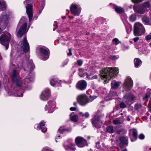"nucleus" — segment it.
<instances>
[{
  "mask_svg": "<svg viewBox=\"0 0 151 151\" xmlns=\"http://www.w3.org/2000/svg\"><path fill=\"white\" fill-rule=\"evenodd\" d=\"M142 106V105L140 104H136L135 105L134 109L136 110H138Z\"/></svg>",
  "mask_w": 151,
  "mask_h": 151,
  "instance_id": "39",
  "label": "nucleus"
},
{
  "mask_svg": "<svg viewBox=\"0 0 151 151\" xmlns=\"http://www.w3.org/2000/svg\"><path fill=\"white\" fill-rule=\"evenodd\" d=\"M24 19V17H22L21 18V20H20V21H21V20H22L23 19Z\"/></svg>",
  "mask_w": 151,
  "mask_h": 151,
  "instance_id": "57",
  "label": "nucleus"
},
{
  "mask_svg": "<svg viewBox=\"0 0 151 151\" xmlns=\"http://www.w3.org/2000/svg\"><path fill=\"white\" fill-rule=\"evenodd\" d=\"M5 89H6V88H5ZM6 91L8 94L9 95H14L15 96L18 97H21L22 96L23 93L24 92V91H23V89L20 90V91H17L15 93H14V92H13L9 90H6Z\"/></svg>",
  "mask_w": 151,
  "mask_h": 151,
  "instance_id": "20",
  "label": "nucleus"
},
{
  "mask_svg": "<svg viewBox=\"0 0 151 151\" xmlns=\"http://www.w3.org/2000/svg\"><path fill=\"white\" fill-rule=\"evenodd\" d=\"M119 57L115 55H112L111 56V58L113 60L117 59Z\"/></svg>",
  "mask_w": 151,
  "mask_h": 151,
  "instance_id": "44",
  "label": "nucleus"
},
{
  "mask_svg": "<svg viewBox=\"0 0 151 151\" xmlns=\"http://www.w3.org/2000/svg\"><path fill=\"white\" fill-rule=\"evenodd\" d=\"M77 63L79 66H81L82 64V61L81 60H79L77 61Z\"/></svg>",
  "mask_w": 151,
  "mask_h": 151,
  "instance_id": "47",
  "label": "nucleus"
},
{
  "mask_svg": "<svg viewBox=\"0 0 151 151\" xmlns=\"http://www.w3.org/2000/svg\"><path fill=\"white\" fill-rule=\"evenodd\" d=\"M96 96H90V98L89 99V101H92L94 99H96Z\"/></svg>",
  "mask_w": 151,
  "mask_h": 151,
  "instance_id": "49",
  "label": "nucleus"
},
{
  "mask_svg": "<svg viewBox=\"0 0 151 151\" xmlns=\"http://www.w3.org/2000/svg\"><path fill=\"white\" fill-rule=\"evenodd\" d=\"M6 6L5 2L3 0H0V9H2L4 8H5Z\"/></svg>",
  "mask_w": 151,
  "mask_h": 151,
  "instance_id": "33",
  "label": "nucleus"
},
{
  "mask_svg": "<svg viewBox=\"0 0 151 151\" xmlns=\"http://www.w3.org/2000/svg\"><path fill=\"white\" fill-rule=\"evenodd\" d=\"M75 142L77 145L80 147H83L87 145L86 140L80 136L76 138Z\"/></svg>",
  "mask_w": 151,
  "mask_h": 151,
  "instance_id": "8",
  "label": "nucleus"
},
{
  "mask_svg": "<svg viewBox=\"0 0 151 151\" xmlns=\"http://www.w3.org/2000/svg\"><path fill=\"white\" fill-rule=\"evenodd\" d=\"M149 45L151 47V42L150 43Z\"/></svg>",
  "mask_w": 151,
  "mask_h": 151,
  "instance_id": "63",
  "label": "nucleus"
},
{
  "mask_svg": "<svg viewBox=\"0 0 151 151\" xmlns=\"http://www.w3.org/2000/svg\"><path fill=\"white\" fill-rule=\"evenodd\" d=\"M83 71V69H81L80 70V76L82 77H84L85 76H86V77L88 78V74L86 73H85L82 74L81 72Z\"/></svg>",
  "mask_w": 151,
  "mask_h": 151,
  "instance_id": "37",
  "label": "nucleus"
},
{
  "mask_svg": "<svg viewBox=\"0 0 151 151\" xmlns=\"http://www.w3.org/2000/svg\"><path fill=\"white\" fill-rule=\"evenodd\" d=\"M145 39L147 40H151V34L147 35L145 37Z\"/></svg>",
  "mask_w": 151,
  "mask_h": 151,
  "instance_id": "43",
  "label": "nucleus"
},
{
  "mask_svg": "<svg viewBox=\"0 0 151 151\" xmlns=\"http://www.w3.org/2000/svg\"><path fill=\"white\" fill-rule=\"evenodd\" d=\"M129 134L130 135L131 141L134 142L137 138V132L135 129H132L129 130Z\"/></svg>",
  "mask_w": 151,
  "mask_h": 151,
  "instance_id": "19",
  "label": "nucleus"
},
{
  "mask_svg": "<svg viewBox=\"0 0 151 151\" xmlns=\"http://www.w3.org/2000/svg\"><path fill=\"white\" fill-rule=\"evenodd\" d=\"M97 76L96 75H95L93 76L91 78L92 79H96L97 78Z\"/></svg>",
  "mask_w": 151,
  "mask_h": 151,
  "instance_id": "55",
  "label": "nucleus"
},
{
  "mask_svg": "<svg viewBox=\"0 0 151 151\" xmlns=\"http://www.w3.org/2000/svg\"><path fill=\"white\" fill-rule=\"evenodd\" d=\"M133 82L131 78L127 77L125 79L123 88L126 91L129 90L133 86Z\"/></svg>",
  "mask_w": 151,
  "mask_h": 151,
  "instance_id": "10",
  "label": "nucleus"
},
{
  "mask_svg": "<svg viewBox=\"0 0 151 151\" xmlns=\"http://www.w3.org/2000/svg\"><path fill=\"white\" fill-rule=\"evenodd\" d=\"M144 0H132V1L134 3H138L141 2Z\"/></svg>",
  "mask_w": 151,
  "mask_h": 151,
  "instance_id": "45",
  "label": "nucleus"
},
{
  "mask_svg": "<svg viewBox=\"0 0 151 151\" xmlns=\"http://www.w3.org/2000/svg\"><path fill=\"white\" fill-rule=\"evenodd\" d=\"M124 98L125 99L127 102H129L132 100H135L136 97L132 94L127 93L124 96Z\"/></svg>",
  "mask_w": 151,
  "mask_h": 151,
  "instance_id": "23",
  "label": "nucleus"
},
{
  "mask_svg": "<svg viewBox=\"0 0 151 151\" xmlns=\"http://www.w3.org/2000/svg\"><path fill=\"white\" fill-rule=\"evenodd\" d=\"M145 32V29L142 24L139 22L135 24L134 30V36L141 35L144 34Z\"/></svg>",
  "mask_w": 151,
  "mask_h": 151,
  "instance_id": "3",
  "label": "nucleus"
},
{
  "mask_svg": "<svg viewBox=\"0 0 151 151\" xmlns=\"http://www.w3.org/2000/svg\"><path fill=\"white\" fill-rule=\"evenodd\" d=\"M56 107V102L53 100H50L45 105L44 109L45 111H47L48 113H51L53 112Z\"/></svg>",
  "mask_w": 151,
  "mask_h": 151,
  "instance_id": "5",
  "label": "nucleus"
},
{
  "mask_svg": "<svg viewBox=\"0 0 151 151\" xmlns=\"http://www.w3.org/2000/svg\"><path fill=\"white\" fill-rule=\"evenodd\" d=\"M86 83L84 80H81L79 81L76 84V87L77 88L80 90L85 89L86 87Z\"/></svg>",
  "mask_w": 151,
  "mask_h": 151,
  "instance_id": "18",
  "label": "nucleus"
},
{
  "mask_svg": "<svg viewBox=\"0 0 151 151\" xmlns=\"http://www.w3.org/2000/svg\"><path fill=\"white\" fill-rule=\"evenodd\" d=\"M129 19L131 21H134L136 19V17L135 15L132 14L129 17Z\"/></svg>",
  "mask_w": 151,
  "mask_h": 151,
  "instance_id": "38",
  "label": "nucleus"
},
{
  "mask_svg": "<svg viewBox=\"0 0 151 151\" xmlns=\"http://www.w3.org/2000/svg\"><path fill=\"white\" fill-rule=\"evenodd\" d=\"M50 96V92L49 89L46 88L43 90L40 96V99L43 101H46Z\"/></svg>",
  "mask_w": 151,
  "mask_h": 151,
  "instance_id": "11",
  "label": "nucleus"
},
{
  "mask_svg": "<svg viewBox=\"0 0 151 151\" xmlns=\"http://www.w3.org/2000/svg\"><path fill=\"white\" fill-rule=\"evenodd\" d=\"M18 66L19 68H20L23 67V66L21 64H18Z\"/></svg>",
  "mask_w": 151,
  "mask_h": 151,
  "instance_id": "56",
  "label": "nucleus"
},
{
  "mask_svg": "<svg viewBox=\"0 0 151 151\" xmlns=\"http://www.w3.org/2000/svg\"><path fill=\"white\" fill-rule=\"evenodd\" d=\"M27 23H24L19 29L17 34L18 37H21L24 34L26 33L28 30H27Z\"/></svg>",
  "mask_w": 151,
  "mask_h": 151,
  "instance_id": "15",
  "label": "nucleus"
},
{
  "mask_svg": "<svg viewBox=\"0 0 151 151\" xmlns=\"http://www.w3.org/2000/svg\"><path fill=\"white\" fill-rule=\"evenodd\" d=\"M113 123L114 124H117L121 123L120 121L118 119H116L113 121Z\"/></svg>",
  "mask_w": 151,
  "mask_h": 151,
  "instance_id": "40",
  "label": "nucleus"
},
{
  "mask_svg": "<svg viewBox=\"0 0 151 151\" xmlns=\"http://www.w3.org/2000/svg\"><path fill=\"white\" fill-rule=\"evenodd\" d=\"M145 138V136L143 134H141L139 136V138L141 139H144Z\"/></svg>",
  "mask_w": 151,
  "mask_h": 151,
  "instance_id": "48",
  "label": "nucleus"
},
{
  "mask_svg": "<svg viewBox=\"0 0 151 151\" xmlns=\"http://www.w3.org/2000/svg\"><path fill=\"white\" fill-rule=\"evenodd\" d=\"M35 68V65L31 59H28V60H27L26 63L24 65V70L29 73H31Z\"/></svg>",
  "mask_w": 151,
  "mask_h": 151,
  "instance_id": "7",
  "label": "nucleus"
},
{
  "mask_svg": "<svg viewBox=\"0 0 151 151\" xmlns=\"http://www.w3.org/2000/svg\"><path fill=\"white\" fill-rule=\"evenodd\" d=\"M129 7L130 9H131L132 7V5H131Z\"/></svg>",
  "mask_w": 151,
  "mask_h": 151,
  "instance_id": "62",
  "label": "nucleus"
},
{
  "mask_svg": "<svg viewBox=\"0 0 151 151\" xmlns=\"http://www.w3.org/2000/svg\"><path fill=\"white\" fill-rule=\"evenodd\" d=\"M120 106L121 108H124L126 107L125 104L123 103H121L120 105Z\"/></svg>",
  "mask_w": 151,
  "mask_h": 151,
  "instance_id": "50",
  "label": "nucleus"
},
{
  "mask_svg": "<svg viewBox=\"0 0 151 151\" xmlns=\"http://www.w3.org/2000/svg\"><path fill=\"white\" fill-rule=\"evenodd\" d=\"M79 114L82 116L86 118L88 117L89 116V114L88 112H86L85 113H83L82 112H80Z\"/></svg>",
  "mask_w": 151,
  "mask_h": 151,
  "instance_id": "35",
  "label": "nucleus"
},
{
  "mask_svg": "<svg viewBox=\"0 0 151 151\" xmlns=\"http://www.w3.org/2000/svg\"><path fill=\"white\" fill-rule=\"evenodd\" d=\"M69 52L67 54L68 56H71L72 55V53L71 52V50L70 49H69Z\"/></svg>",
  "mask_w": 151,
  "mask_h": 151,
  "instance_id": "52",
  "label": "nucleus"
},
{
  "mask_svg": "<svg viewBox=\"0 0 151 151\" xmlns=\"http://www.w3.org/2000/svg\"><path fill=\"white\" fill-rule=\"evenodd\" d=\"M126 30H127V33H128V34L129 33V32H128V31L127 30V28H126Z\"/></svg>",
  "mask_w": 151,
  "mask_h": 151,
  "instance_id": "59",
  "label": "nucleus"
},
{
  "mask_svg": "<svg viewBox=\"0 0 151 151\" xmlns=\"http://www.w3.org/2000/svg\"><path fill=\"white\" fill-rule=\"evenodd\" d=\"M115 11L117 13L120 14L123 13L124 12L123 9L122 7L119 6H115L114 7Z\"/></svg>",
  "mask_w": 151,
  "mask_h": 151,
  "instance_id": "31",
  "label": "nucleus"
},
{
  "mask_svg": "<svg viewBox=\"0 0 151 151\" xmlns=\"http://www.w3.org/2000/svg\"><path fill=\"white\" fill-rule=\"evenodd\" d=\"M100 118L98 115H96L94 116L91 119L92 123L93 125L96 128H100L102 123L99 120Z\"/></svg>",
  "mask_w": 151,
  "mask_h": 151,
  "instance_id": "13",
  "label": "nucleus"
},
{
  "mask_svg": "<svg viewBox=\"0 0 151 151\" xmlns=\"http://www.w3.org/2000/svg\"><path fill=\"white\" fill-rule=\"evenodd\" d=\"M123 151H127V150L126 149H124V150H123Z\"/></svg>",
  "mask_w": 151,
  "mask_h": 151,
  "instance_id": "61",
  "label": "nucleus"
},
{
  "mask_svg": "<svg viewBox=\"0 0 151 151\" xmlns=\"http://www.w3.org/2000/svg\"><path fill=\"white\" fill-rule=\"evenodd\" d=\"M19 72L15 70H13L12 75V81L17 86L16 89L23 90L24 88L27 90H29L31 88L30 86L28 87V84L32 82L34 79V77L33 76H31L30 75H28L27 77L26 78L22 81H21L20 78L19 76Z\"/></svg>",
  "mask_w": 151,
  "mask_h": 151,
  "instance_id": "1",
  "label": "nucleus"
},
{
  "mask_svg": "<svg viewBox=\"0 0 151 151\" xmlns=\"http://www.w3.org/2000/svg\"><path fill=\"white\" fill-rule=\"evenodd\" d=\"M39 51L40 52V57L41 59L45 60L48 59V52L47 50L43 48L40 47Z\"/></svg>",
  "mask_w": 151,
  "mask_h": 151,
  "instance_id": "14",
  "label": "nucleus"
},
{
  "mask_svg": "<svg viewBox=\"0 0 151 151\" xmlns=\"http://www.w3.org/2000/svg\"><path fill=\"white\" fill-rule=\"evenodd\" d=\"M68 130V129H65L64 127L61 126L60 127L58 130V135L56 136V139L60 138L59 137L61 136V135L63 134L65 132Z\"/></svg>",
  "mask_w": 151,
  "mask_h": 151,
  "instance_id": "24",
  "label": "nucleus"
},
{
  "mask_svg": "<svg viewBox=\"0 0 151 151\" xmlns=\"http://www.w3.org/2000/svg\"><path fill=\"white\" fill-rule=\"evenodd\" d=\"M114 95H116V92H114Z\"/></svg>",
  "mask_w": 151,
  "mask_h": 151,
  "instance_id": "64",
  "label": "nucleus"
},
{
  "mask_svg": "<svg viewBox=\"0 0 151 151\" xmlns=\"http://www.w3.org/2000/svg\"><path fill=\"white\" fill-rule=\"evenodd\" d=\"M71 13L75 15L78 16L81 11L80 6L76 4H72L70 7Z\"/></svg>",
  "mask_w": 151,
  "mask_h": 151,
  "instance_id": "9",
  "label": "nucleus"
},
{
  "mask_svg": "<svg viewBox=\"0 0 151 151\" xmlns=\"http://www.w3.org/2000/svg\"><path fill=\"white\" fill-rule=\"evenodd\" d=\"M42 0L43 1H44V0ZM44 6H45V3H44V2H43L42 4H40V8L39 9V14H40L41 13L42 10H43V9L44 8Z\"/></svg>",
  "mask_w": 151,
  "mask_h": 151,
  "instance_id": "36",
  "label": "nucleus"
},
{
  "mask_svg": "<svg viewBox=\"0 0 151 151\" xmlns=\"http://www.w3.org/2000/svg\"><path fill=\"white\" fill-rule=\"evenodd\" d=\"M134 12L140 14H143L145 10V9L142 6H135L133 7Z\"/></svg>",
  "mask_w": 151,
  "mask_h": 151,
  "instance_id": "21",
  "label": "nucleus"
},
{
  "mask_svg": "<svg viewBox=\"0 0 151 151\" xmlns=\"http://www.w3.org/2000/svg\"><path fill=\"white\" fill-rule=\"evenodd\" d=\"M119 140L120 141L119 144V146L120 147H122L124 146L127 145V138L122 137L119 138Z\"/></svg>",
  "mask_w": 151,
  "mask_h": 151,
  "instance_id": "25",
  "label": "nucleus"
},
{
  "mask_svg": "<svg viewBox=\"0 0 151 151\" xmlns=\"http://www.w3.org/2000/svg\"><path fill=\"white\" fill-rule=\"evenodd\" d=\"M61 82V81L58 80L56 78H52L50 81V85L53 86H60V83Z\"/></svg>",
  "mask_w": 151,
  "mask_h": 151,
  "instance_id": "22",
  "label": "nucleus"
},
{
  "mask_svg": "<svg viewBox=\"0 0 151 151\" xmlns=\"http://www.w3.org/2000/svg\"><path fill=\"white\" fill-rule=\"evenodd\" d=\"M26 12L29 18V20L30 22L33 17L32 6L31 4H28L26 6Z\"/></svg>",
  "mask_w": 151,
  "mask_h": 151,
  "instance_id": "16",
  "label": "nucleus"
},
{
  "mask_svg": "<svg viewBox=\"0 0 151 151\" xmlns=\"http://www.w3.org/2000/svg\"><path fill=\"white\" fill-rule=\"evenodd\" d=\"M42 151H52L50 148L47 147H44Z\"/></svg>",
  "mask_w": 151,
  "mask_h": 151,
  "instance_id": "46",
  "label": "nucleus"
},
{
  "mask_svg": "<svg viewBox=\"0 0 151 151\" xmlns=\"http://www.w3.org/2000/svg\"><path fill=\"white\" fill-rule=\"evenodd\" d=\"M142 6L145 9L147 8H150V5L148 2H145L144 3Z\"/></svg>",
  "mask_w": 151,
  "mask_h": 151,
  "instance_id": "34",
  "label": "nucleus"
},
{
  "mask_svg": "<svg viewBox=\"0 0 151 151\" xmlns=\"http://www.w3.org/2000/svg\"><path fill=\"white\" fill-rule=\"evenodd\" d=\"M121 82L115 81H113L111 83V88L114 89L117 88L120 84Z\"/></svg>",
  "mask_w": 151,
  "mask_h": 151,
  "instance_id": "26",
  "label": "nucleus"
},
{
  "mask_svg": "<svg viewBox=\"0 0 151 151\" xmlns=\"http://www.w3.org/2000/svg\"><path fill=\"white\" fill-rule=\"evenodd\" d=\"M75 145L74 143H71L67 147H65V149L69 151H75L76 149L74 147Z\"/></svg>",
  "mask_w": 151,
  "mask_h": 151,
  "instance_id": "27",
  "label": "nucleus"
},
{
  "mask_svg": "<svg viewBox=\"0 0 151 151\" xmlns=\"http://www.w3.org/2000/svg\"><path fill=\"white\" fill-rule=\"evenodd\" d=\"M27 2V3H28V2H27L28 1H29L30 0H25Z\"/></svg>",
  "mask_w": 151,
  "mask_h": 151,
  "instance_id": "58",
  "label": "nucleus"
},
{
  "mask_svg": "<svg viewBox=\"0 0 151 151\" xmlns=\"http://www.w3.org/2000/svg\"><path fill=\"white\" fill-rule=\"evenodd\" d=\"M135 67L137 68L140 66L142 64L141 61L138 58H135L134 60Z\"/></svg>",
  "mask_w": 151,
  "mask_h": 151,
  "instance_id": "28",
  "label": "nucleus"
},
{
  "mask_svg": "<svg viewBox=\"0 0 151 151\" xmlns=\"http://www.w3.org/2000/svg\"><path fill=\"white\" fill-rule=\"evenodd\" d=\"M77 101L79 104L82 106H85L89 102L86 95L82 94L78 96Z\"/></svg>",
  "mask_w": 151,
  "mask_h": 151,
  "instance_id": "12",
  "label": "nucleus"
},
{
  "mask_svg": "<svg viewBox=\"0 0 151 151\" xmlns=\"http://www.w3.org/2000/svg\"><path fill=\"white\" fill-rule=\"evenodd\" d=\"M10 39V35L8 32L2 34L0 37V42L1 44L4 45L7 49Z\"/></svg>",
  "mask_w": 151,
  "mask_h": 151,
  "instance_id": "4",
  "label": "nucleus"
},
{
  "mask_svg": "<svg viewBox=\"0 0 151 151\" xmlns=\"http://www.w3.org/2000/svg\"><path fill=\"white\" fill-rule=\"evenodd\" d=\"M70 110L72 111H75L76 110V109L75 107H71L70 108Z\"/></svg>",
  "mask_w": 151,
  "mask_h": 151,
  "instance_id": "54",
  "label": "nucleus"
},
{
  "mask_svg": "<svg viewBox=\"0 0 151 151\" xmlns=\"http://www.w3.org/2000/svg\"><path fill=\"white\" fill-rule=\"evenodd\" d=\"M113 41L115 42L114 44H115L116 45L118 44L120 42L118 39L117 38L114 39Z\"/></svg>",
  "mask_w": 151,
  "mask_h": 151,
  "instance_id": "42",
  "label": "nucleus"
},
{
  "mask_svg": "<svg viewBox=\"0 0 151 151\" xmlns=\"http://www.w3.org/2000/svg\"><path fill=\"white\" fill-rule=\"evenodd\" d=\"M118 68L116 67L104 68L100 72L101 78L102 80H105V82H108L118 73Z\"/></svg>",
  "mask_w": 151,
  "mask_h": 151,
  "instance_id": "2",
  "label": "nucleus"
},
{
  "mask_svg": "<svg viewBox=\"0 0 151 151\" xmlns=\"http://www.w3.org/2000/svg\"><path fill=\"white\" fill-rule=\"evenodd\" d=\"M151 95V89H147V91L145 95L143 98V99L146 101L148 100V99L150 98Z\"/></svg>",
  "mask_w": 151,
  "mask_h": 151,
  "instance_id": "30",
  "label": "nucleus"
},
{
  "mask_svg": "<svg viewBox=\"0 0 151 151\" xmlns=\"http://www.w3.org/2000/svg\"><path fill=\"white\" fill-rule=\"evenodd\" d=\"M149 106L150 109V110L151 111V99L150 100Z\"/></svg>",
  "mask_w": 151,
  "mask_h": 151,
  "instance_id": "53",
  "label": "nucleus"
},
{
  "mask_svg": "<svg viewBox=\"0 0 151 151\" xmlns=\"http://www.w3.org/2000/svg\"><path fill=\"white\" fill-rule=\"evenodd\" d=\"M139 39V37H137L133 38V40L135 42H137Z\"/></svg>",
  "mask_w": 151,
  "mask_h": 151,
  "instance_id": "51",
  "label": "nucleus"
},
{
  "mask_svg": "<svg viewBox=\"0 0 151 151\" xmlns=\"http://www.w3.org/2000/svg\"><path fill=\"white\" fill-rule=\"evenodd\" d=\"M115 130V128L113 126H110L106 127V132L109 133H113Z\"/></svg>",
  "mask_w": 151,
  "mask_h": 151,
  "instance_id": "29",
  "label": "nucleus"
},
{
  "mask_svg": "<svg viewBox=\"0 0 151 151\" xmlns=\"http://www.w3.org/2000/svg\"><path fill=\"white\" fill-rule=\"evenodd\" d=\"M142 20L145 23H147L149 22V19L148 18L146 17H144L142 18Z\"/></svg>",
  "mask_w": 151,
  "mask_h": 151,
  "instance_id": "41",
  "label": "nucleus"
},
{
  "mask_svg": "<svg viewBox=\"0 0 151 151\" xmlns=\"http://www.w3.org/2000/svg\"><path fill=\"white\" fill-rule=\"evenodd\" d=\"M76 103H74V106H76Z\"/></svg>",
  "mask_w": 151,
  "mask_h": 151,
  "instance_id": "60",
  "label": "nucleus"
},
{
  "mask_svg": "<svg viewBox=\"0 0 151 151\" xmlns=\"http://www.w3.org/2000/svg\"><path fill=\"white\" fill-rule=\"evenodd\" d=\"M70 119L72 121L75 122L77 121L78 117L76 115L74 114V112L70 114Z\"/></svg>",
  "mask_w": 151,
  "mask_h": 151,
  "instance_id": "32",
  "label": "nucleus"
},
{
  "mask_svg": "<svg viewBox=\"0 0 151 151\" xmlns=\"http://www.w3.org/2000/svg\"><path fill=\"white\" fill-rule=\"evenodd\" d=\"M20 47L21 50H23L24 52H27L29 49V45L27 42V40L26 37L24 40L20 42L19 44L18 47Z\"/></svg>",
  "mask_w": 151,
  "mask_h": 151,
  "instance_id": "6",
  "label": "nucleus"
},
{
  "mask_svg": "<svg viewBox=\"0 0 151 151\" xmlns=\"http://www.w3.org/2000/svg\"><path fill=\"white\" fill-rule=\"evenodd\" d=\"M45 122H42L39 124H35L34 128L37 130L41 129L42 132L45 133L47 131V128L45 127Z\"/></svg>",
  "mask_w": 151,
  "mask_h": 151,
  "instance_id": "17",
  "label": "nucleus"
}]
</instances>
